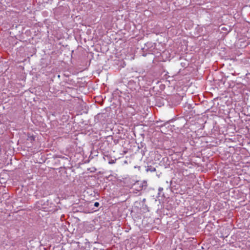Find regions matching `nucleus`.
I'll return each mask as SVG.
<instances>
[{"mask_svg":"<svg viewBox=\"0 0 250 250\" xmlns=\"http://www.w3.org/2000/svg\"><path fill=\"white\" fill-rule=\"evenodd\" d=\"M147 187V183L145 181H136L133 185V192L137 193V191H140L144 189H146Z\"/></svg>","mask_w":250,"mask_h":250,"instance_id":"1","label":"nucleus"},{"mask_svg":"<svg viewBox=\"0 0 250 250\" xmlns=\"http://www.w3.org/2000/svg\"><path fill=\"white\" fill-rule=\"evenodd\" d=\"M99 205H100V204H99V202H95V203H94V206H95V207H98L99 206Z\"/></svg>","mask_w":250,"mask_h":250,"instance_id":"2","label":"nucleus"},{"mask_svg":"<svg viewBox=\"0 0 250 250\" xmlns=\"http://www.w3.org/2000/svg\"><path fill=\"white\" fill-rule=\"evenodd\" d=\"M149 170L151 171V172H153V171H155L156 170V169L154 167H152V168H150L149 169Z\"/></svg>","mask_w":250,"mask_h":250,"instance_id":"3","label":"nucleus"},{"mask_svg":"<svg viewBox=\"0 0 250 250\" xmlns=\"http://www.w3.org/2000/svg\"><path fill=\"white\" fill-rule=\"evenodd\" d=\"M163 190V188H159V191H162Z\"/></svg>","mask_w":250,"mask_h":250,"instance_id":"4","label":"nucleus"},{"mask_svg":"<svg viewBox=\"0 0 250 250\" xmlns=\"http://www.w3.org/2000/svg\"><path fill=\"white\" fill-rule=\"evenodd\" d=\"M109 164H113V163H114V161H110V162H109Z\"/></svg>","mask_w":250,"mask_h":250,"instance_id":"5","label":"nucleus"}]
</instances>
